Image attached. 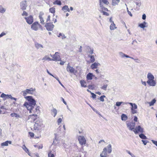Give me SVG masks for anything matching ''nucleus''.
I'll return each mask as SVG.
<instances>
[{
    "instance_id": "nucleus-57",
    "label": "nucleus",
    "mask_w": 157,
    "mask_h": 157,
    "mask_svg": "<svg viewBox=\"0 0 157 157\" xmlns=\"http://www.w3.org/2000/svg\"><path fill=\"white\" fill-rule=\"evenodd\" d=\"M134 120L136 122L137 121V118L136 116H135L134 117Z\"/></svg>"
},
{
    "instance_id": "nucleus-55",
    "label": "nucleus",
    "mask_w": 157,
    "mask_h": 157,
    "mask_svg": "<svg viewBox=\"0 0 157 157\" xmlns=\"http://www.w3.org/2000/svg\"><path fill=\"white\" fill-rule=\"evenodd\" d=\"M41 136L40 134L38 136H35V137H34L35 139H39L40 137H41Z\"/></svg>"
},
{
    "instance_id": "nucleus-46",
    "label": "nucleus",
    "mask_w": 157,
    "mask_h": 157,
    "mask_svg": "<svg viewBox=\"0 0 157 157\" xmlns=\"http://www.w3.org/2000/svg\"><path fill=\"white\" fill-rule=\"evenodd\" d=\"M122 103V102H117L116 103V105L118 106H120Z\"/></svg>"
},
{
    "instance_id": "nucleus-15",
    "label": "nucleus",
    "mask_w": 157,
    "mask_h": 157,
    "mask_svg": "<svg viewBox=\"0 0 157 157\" xmlns=\"http://www.w3.org/2000/svg\"><path fill=\"white\" fill-rule=\"evenodd\" d=\"M107 149L106 147H105L101 153L100 154L101 157H107Z\"/></svg>"
},
{
    "instance_id": "nucleus-63",
    "label": "nucleus",
    "mask_w": 157,
    "mask_h": 157,
    "mask_svg": "<svg viewBox=\"0 0 157 157\" xmlns=\"http://www.w3.org/2000/svg\"><path fill=\"white\" fill-rule=\"evenodd\" d=\"M109 21L110 22H111L112 23H113V22H114L113 21H112V17H110L109 19Z\"/></svg>"
},
{
    "instance_id": "nucleus-18",
    "label": "nucleus",
    "mask_w": 157,
    "mask_h": 157,
    "mask_svg": "<svg viewBox=\"0 0 157 157\" xmlns=\"http://www.w3.org/2000/svg\"><path fill=\"white\" fill-rule=\"evenodd\" d=\"M1 97L3 98L4 100L9 98L10 97H11V95L8 94H6L4 93H2L1 95Z\"/></svg>"
},
{
    "instance_id": "nucleus-53",
    "label": "nucleus",
    "mask_w": 157,
    "mask_h": 157,
    "mask_svg": "<svg viewBox=\"0 0 157 157\" xmlns=\"http://www.w3.org/2000/svg\"><path fill=\"white\" fill-rule=\"evenodd\" d=\"M58 36L59 37H60L61 36L62 38H63V34L61 33H60L59 34V35H58Z\"/></svg>"
},
{
    "instance_id": "nucleus-24",
    "label": "nucleus",
    "mask_w": 157,
    "mask_h": 157,
    "mask_svg": "<svg viewBox=\"0 0 157 157\" xmlns=\"http://www.w3.org/2000/svg\"><path fill=\"white\" fill-rule=\"evenodd\" d=\"M147 77L148 80L154 79V76L151 73H149L148 74Z\"/></svg>"
},
{
    "instance_id": "nucleus-29",
    "label": "nucleus",
    "mask_w": 157,
    "mask_h": 157,
    "mask_svg": "<svg viewBox=\"0 0 157 157\" xmlns=\"http://www.w3.org/2000/svg\"><path fill=\"white\" fill-rule=\"evenodd\" d=\"M101 12L102 13H103V14L104 15H105L106 16H108L109 15V14L108 13L105 12V10L102 9V8H101Z\"/></svg>"
},
{
    "instance_id": "nucleus-10",
    "label": "nucleus",
    "mask_w": 157,
    "mask_h": 157,
    "mask_svg": "<svg viewBox=\"0 0 157 157\" xmlns=\"http://www.w3.org/2000/svg\"><path fill=\"white\" fill-rule=\"evenodd\" d=\"M133 131L136 134L139 133H143L144 132V130L143 128L140 125H138L136 127Z\"/></svg>"
},
{
    "instance_id": "nucleus-3",
    "label": "nucleus",
    "mask_w": 157,
    "mask_h": 157,
    "mask_svg": "<svg viewBox=\"0 0 157 157\" xmlns=\"http://www.w3.org/2000/svg\"><path fill=\"white\" fill-rule=\"evenodd\" d=\"M31 29L35 31L39 29H40L41 30H43V28L40 24L38 22H35L33 23L31 25Z\"/></svg>"
},
{
    "instance_id": "nucleus-34",
    "label": "nucleus",
    "mask_w": 157,
    "mask_h": 157,
    "mask_svg": "<svg viewBox=\"0 0 157 157\" xmlns=\"http://www.w3.org/2000/svg\"><path fill=\"white\" fill-rule=\"evenodd\" d=\"M139 136L142 139H147V137H146V136H145L144 134L143 133L140 134L139 135Z\"/></svg>"
},
{
    "instance_id": "nucleus-6",
    "label": "nucleus",
    "mask_w": 157,
    "mask_h": 157,
    "mask_svg": "<svg viewBox=\"0 0 157 157\" xmlns=\"http://www.w3.org/2000/svg\"><path fill=\"white\" fill-rule=\"evenodd\" d=\"M54 25L52 22H47L45 25V27L46 29L48 31H52L54 27Z\"/></svg>"
},
{
    "instance_id": "nucleus-16",
    "label": "nucleus",
    "mask_w": 157,
    "mask_h": 157,
    "mask_svg": "<svg viewBox=\"0 0 157 157\" xmlns=\"http://www.w3.org/2000/svg\"><path fill=\"white\" fill-rule=\"evenodd\" d=\"M147 83L150 86H154L156 84V82L154 79L148 80Z\"/></svg>"
},
{
    "instance_id": "nucleus-39",
    "label": "nucleus",
    "mask_w": 157,
    "mask_h": 157,
    "mask_svg": "<svg viewBox=\"0 0 157 157\" xmlns=\"http://www.w3.org/2000/svg\"><path fill=\"white\" fill-rule=\"evenodd\" d=\"M5 10L2 6H0V13H3L5 12Z\"/></svg>"
},
{
    "instance_id": "nucleus-1",
    "label": "nucleus",
    "mask_w": 157,
    "mask_h": 157,
    "mask_svg": "<svg viewBox=\"0 0 157 157\" xmlns=\"http://www.w3.org/2000/svg\"><path fill=\"white\" fill-rule=\"evenodd\" d=\"M25 98L28 101L25 102L23 106L26 107L27 109L29 111V113H33L28 117V120L31 122H33L37 119V115L40 113V110L38 107L34 109V106L36 105V101L32 96H28L25 97Z\"/></svg>"
},
{
    "instance_id": "nucleus-48",
    "label": "nucleus",
    "mask_w": 157,
    "mask_h": 157,
    "mask_svg": "<svg viewBox=\"0 0 157 157\" xmlns=\"http://www.w3.org/2000/svg\"><path fill=\"white\" fill-rule=\"evenodd\" d=\"M62 121V119L61 118H59L57 120V122L58 123V124H60V123Z\"/></svg>"
},
{
    "instance_id": "nucleus-64",
    "label": "nucleus",
    "mask_w": 157,
    "mask_h": 157,
    "mask_svg": "<svg viewBox=\"0 0 157 157\" xmlns=\"http://www.w3.org/2000/svg\"><path fill=\"white\" fill-rule=\"evenodd\" d=\"M128 103L132 106V107H133L134 105V104H132V103Z\"/></svg>"
},
{
    "instance_id": "nucleus-54",
    "label": "nucleus",
    "mask_w": 157,
    "mask_h": 157,
    "mask_svg": "<svg viewBox=\"0 0 157 157\" xmlns=\"http://www.w3.org/2000/svg\"><path fill=\"white\" fill-rule=\"evenodd\" d=\"M146 16L145 14H143V15L142 16V19L143 20H145L146 19Z\"/></svg>"
},
{
    "instance_id": "nucleus-9",
    "label": "nucleus",
    "mask_w": 157,
    "mask_h": 157,
    "mask_svg": "<svg viewBox=\"0 0 157 157\" xmlns=\"http://www.w3.org/2000/svg\"><path fill=\"white\" fill-rule=\"evenodd\" d=\"M51 56L52 58V60L59 61L60 60V56L58 52H56L55 54L51 55Z\"/></svg>"
},
{
    "instance_id": "nucleus-49",
    "label": "nucleus",
    "mask_w": 157,
    "mask_h": 157,
    "mask_svg": "<svg viewBox=\"0 0 157 157\" xmlns=\"http://www.w3.org/2000/svg\"><path fill=\"white\" fill-rule=\"evenodd\" d=\"M91 94L92 95V97L94 98H96V95L94 93L91 92Z\"/></svg>"
},
{
    "instance_id": "nucleus-36",
    "label": "nucleus",
    "mask_w": 157,
    "mask_h": 157,
    "mask_svg": "<svg viewBox=\"0 0 157 157\" xmlns=\"http://www.w3.org/2000/svg\"><path fill=\"white\" fill-rule=\"evenodd\" d=\"M35 46L37 48H43V46L42 45L37 43H36L35 44Z\"/></svg>"
},
{
    "instance_id": "nucleus-26",
    "label": "nucleus",
    "mask_w": 157,
    "mask_h": 157,
    "mask_svg": "<svg viewBox=\"0 0 157 157\" xmlns=\"http://www.w3.org/2000/svg\"><path fill=\"white\" fill-rule=\"evenodd\" d=\"M128 119V117L125 114H123L121 116V119L122 121H126Z\"/></svg>"
},
{
    "instance_id": "nucleus-13",
    "label": "nucleus",
    "mask_w": 157,
    "mask_h": 157,
    "mask_svg": "<svg viewBox=\"0 0 157 157\" xmlns=\"http://www.w3.org/2000/svg\"><path fill=\"white\" fill-rule=\"evenodd\" d=\"M44 14L42 12L40 13L39 15V18L40 19V23L42 25H44V19L43 16Z\"/></svg>"
},
{
    "instance_id": "nucleus-20",
    "label": "nucleus",
    "mask_w": 157,
    "mask_h": 157,
    "mask_svg": "<svg viewBox=\"0 0 157 157\" xmlns=\"http://www.w3.org/2000/svg\"><path fill=\"white\" fill-rule=\"evenodd\" d=\"M100 65V64L98 63H94L92 64L91 66V68L92 69H94L97 68L98 65Z\"/></svg>"
},
{
    "instance_id": "nucleus-40",
    "label": "nucleus",
    "mask_w": 157,
    "mask_h": 157,
    "mask_svg": "<svg viewBox=\"0 0 157 157\" xmlns=\"http://www.w3.org/2000/svg\"><path fill=\"white\" fill-rule=\"evenodd\" d=\"M28 133H29V135L30 136L31 138L34 137V134L33 132H28Z\"/></svg>"
},
{
    "instance_id": "nucleus-14",
    "label": "nucleus",
    "mask_w": 157,
    "mask_h": 157,
    "mask_svg": "<svg viewBox=\"0 0 157 157\" xmlns=\"http://www.w3.org/2000/svg\"><path fill=\"white\" fill-rule=\"evenodd\" d=\"M137 108V105L135 103L134 104V105L133 107L131 108V113L132 114L136 113H137L136 109Z\"/></svg>"
},
{
    "instance_id": "nucleus-11",
    "label": "nucleus",
    "mask_w": 157,
    "mask_h": 157,
    "mask_svg": "<svg viewBox=\"0 0 157 157\" xmlns=\"http://www.w3.org/2000/svg\"><path fill=\"white\" fill-rule=\"evenodd\" d=\"M136 124L132 122H129L127 124V127L129 130L133 131L134 129Z\"/></svg>"
},
{
    "instance_id": "nucleus-56",
    "label": "nucleus",
    "mask_w": 157,
    "mask_h": 157,
    "mask_svg": "<svg viewBox=\"0 0 157 157\" xmlns=\"http://www.w3.org/2000/svg\"><path fill=\"white\" fill-rule=\"evenodd\" d=\"M5 35L6 33L4 32H3L0 34V36H1V37H2Z\"/></svg>"
},
{
    "instance_id": "nucleus-52",
    "label": "nucleus",
    "mask_w": 157,
    "mask_h": 157,
    "mask_svg": "<svg viewBox=\"0 0 157 157\" xmlns=\"http://www.w3.org/2000/svg\"><path fill=\"white\" fill-rule=\"evenodd\" d=\"M61 99H62V100L63 101V103L66 105H67V103L65 101L64 99L63 98H61Z\"/></svg>"
},
{
    "instance_id": "nucleus-50",
    "label": "nucleus",
    "mask_w": 157,
    "mask_h": 157,
    "mask_svg": "<svg viewBox=\"0 0 157 157\" xmlns=\"http://www.w3.org/2000/svg\"><path fill=\"white\" fill-rule=\"evenodd\" d=\"M142 141L143 142V144L144 145H146L148 142L147 140H142Z\"/></svg>"
},
{
    "instance_id": "nucleus-58",
    "label": "nucleus",
    "mask_w": 157,
    "mask_h": 157,
    "mask_svg": "<svg viewBox=\"0 0 157 157\" xmlns=\"http://www.w3.org/2000/svg\"><path fill=\"white\" fill-rule=\"evenodd\" d=\"M9 98H10L12 99H13L15 101H16L17 100L16 98L12 97L11 95V97H10Z\"/></svg>"
},
{
    "instance_id": "nucleus-17",
    "label": "nucleus",
    "mask_w": 157,
    "mask_h": 157,
    "mask_svg": "<svg viewBox=\"0 0 157 157\" xmlns=\"http://www.w3.org/2000/svg\"><path fill=\"white\" fill-rule=\"evenodd\" d=\"M20 6L21 7V9L23 10H25L26 9L27 6L26 1H24L21 3Z\"/></svg>"
},
{
    "instance_id": "nucleus-27",
    "label": "nucleus",
    "mask_w": 157,
    "mask_h": 157,
    "mask_svg": "<svg viewBox=\"0 0 157 157\" xmlns=\"http://www.w3.org/2000/svg\"><path fill=\"white\" fill-rule=\"evenodd\" d=\"M54 5H57L60 6L61 5L62 3L60 0H56L53 2Z\"/></svg>"
},
{
    "instance_id": "nucleus-59",
    "label": "nucleus",
    "mask_w": 157,
    "mask_h": 157,
    "mask_svg": "<svg viewBox=\"0 0 157 157\" xmlns=\"http://www.w3.org/2000/svg\"><path fill=\"white\" fill-rule=\"evenodd\" d=\"M141 82L145 86L146 85V83L145 82L141 81Z\"/></svg>"
},
{
    "instance_id": "nucleus-45",
    "label": "nucleus",
    "mask_w": 157,
    "mask_h": 157,
    "mask_svg": "<svg viewBox=\"0 0 157 157\" xmlns=\"http://www.w3.org/2000/svg\"><path fill=\"white\" fill-rule=\"evenodd\" d=\"M51 16L50 15H48V16L47 18L46 19V22H48L50 21Z\"/></svg>"
},
{
    "instance_id": "nucleus-60",
    "label": "nucleus",
    "mask_w": 157,
    "mask_h": 157,
    "mask_svg": "<svg viewBox=\"0 0 157 157\" xmlns=\"http://www.w3.org/2000/svg\"><path fill=\"white\" fill-rule=\"evenodd\" d=\"M65 63V62H64V61H61V62L60 63H59V64L61 65H63L64 63Z\"/></svg>"
},
{
    "instance_id": "nucleus-25",
    "label": "nucleus",
    "mask_w": 157,
    "mask_h": 157,
    "mask_svg": "<svg viewBox=\"0 0 157 157\" xmlns=\"http://www.w3.org/2000/svg\"><path fill=\"white\" fill-rule=\"evenodd\" d=\"M117 28L115 24L113 22L112 23L110 26V29L111 30H113Z\"/></svg>"
},
{
    "instance_id": "nucleus-5",
    "label": "nucleus",
    "mask_w": 157,
    "mask_h": 157,
    "mask_svg": "<svg viewBox=\"0 0 157 157\" xmlns=\"http://www.w3.org/2000/svg\"><path fill=\"white\" fill-rule=\"evenodd\" d=\"M34 91V90L32 88H31L30 89H26L25 90L22 91L21 92V94L23 95L25 97V98L26 97V95L28 94H33ZM27 96H26V97Z\"/></svg>"
},
{
    "instance_id": "nucleus-8",
    "label": "nucleus",
    "mask_w": 157,
    "mask_h": 157,
    "mask_svg": "<svg viewBox=\"0 0 157 157\" xmlns=\"http://www.w3.org/2000/svg\"><path fill=\"white\" fill-rule=\"evenodd\" d=\"M78 140L80 144L82 145H85L86 143V141L83 136H78Z\"/></svg>"
},
{
    "instance_id": "nucleus-51",
    "label": "nucleus",
    "mask_w": 157,
    "mask_h": 157,
    "mask_svg": "<svg viewBox=\"0 0 157 157\" xmlns=\"http://www.w3.org/2000/svg\"><path fill=\"white\" fill-rule=\"evenodd\" d=\"M123 55H124V57H126V58H131V59H134V58H133L131 57H130L129 56H128L127 55H125V54H124Z\"/></svg>"
},
{
    "instance_id": "nucleus-38",
    "label": "nucleus",
    "mask_w": 157,
    "mask_h": 157,
    "mask_svg": "<svg viewBox=\"0 0 157 157\" xmlns=\"http://www.w3.org/2000/svg\"><path fill=\"white\" fill-rule=\"evenodd\" d=\"M52 151H50L48 154V157H55L54 155L52 153Z\"/></svg>"
},
{
    "instance_id": "nucleus-61",
    "label": "nucleus",
    "mask_w": 157,
    "mask_h": 157,
    "mask_svg": "<svg viewBox=\"0 0 157 157\" xmlns=\"http://www.w3.org/2000/svg\"><path fill=\"white\" fill-rule=\"evenodd\" d=\"M89 53L90 54H92L93 53V50H91L90 52Z\"/></svg>"
},
{
    "instance_id": "nucleus-62",
    "label": "nucleus",
    "mask_w": 157,
    "mask_h": 157,
    "mask_svg": "<svg viewBox=\"0 0 157 157\" xmlns=\"http://www.w3.org/2000/svg\"><path fill=\"white\" fill-rule=\"evenodd\" d=\"M0 108L1 109H5L4 106L2 105L0 107Z\"/></svg>"
},
{
    "instance_id": "nucleus-7",
    "label": "nucleus",
    "mask_w": 157,
    "mask_h": 157,
    "mask_svg": "<svg viewBox=\"0 0 157 157\" xmlns=\"http://www.w3.org/2000/svg\"><path fill=\"white\" fill-rule=\"evenodd\" d=\"M66 70L68 72H69L71 73L75 74L77 72V70H75L73 67L71 66L70 65V63H68L67 64Z\"/></svg>"
},
{
    "instance_id": "nucleus-43",
    "label": "nucleus",
    "mask_w": 157,
    "mask_h": 157,
    "mask_svg": "<svg viewBox=\"0 0 157 157\" xmlns=\"http://www.w3.org/2000/svg\"><path fill=\"white\" fill-rule=\"evenodd\" d=\"M105 97V95L101 96L100 97V100L101 101H104V98Z\"/></svg>"
},
{
    "instance_id": "nucleus-2",
    "label": "nucleus",
    "mask_w": 157,
    "mask_h": 157,
    "mask_svg": "<svg viewBox=\"0 0 157 157\" xmlns=\"http://www.w3.org/2000/svg\"><path fill=\"white\" fill-rule=\"evenodd\" d=\"M44 127V125L42 121L37 120L36 121L34 125L33 128L35 130H40Z\"/></svg>"
},
{
    "instance_id": "nucleus-22",
    "label": "nucleus",
    "mask_w": 157,
    "mask_h": 157,
    "mask_svg": "<svg viewBox=\"0 0 157 157\" xmlns=\"http://www.w3.org/2000/svg\"><path fill=\"white\" fill-rule=\"evenodd\" d=\"M11 144V141H6L4 142H3L1 144V145L2 146H7L8 144Z\"/></svg>"
},
{
    "instance_id": "nucleus-37",
    "label": "nucleus",
    "mask_w": 157,
    "mask_h": 157,
    "mask_svg": "<svg viewBox=\"0 0 157 157\" xmlns=\"http://www.w3.org/2000/svg\"><path fill=\"white\" fill-rule=\"evenodd\" d=\"M10 116L12 117H19V115H18L17 114L15 113H12L10 114Z\"/></svg>"
},
{
    "instance_id": "nucleus-33",
    "label": "nucleus",
    "mask_w": 157,
    "mask_h": 157,
    "mask_svg": "<svg viewBox=\"0 0 157 157\" xmlns=\"http://www.w3.org/2000/svg\"><path fill=\"white\" fill-rule=\"evenodd\" d=\"M156 101V100L155 99H154L152 101H151L149 103V105L151 106L153 105L155 103Z\"/></svg>"
},
{
    "instance_id": "nucleus-21",
    "label": "nucleus",
    "mask_w": 157,
    "mask_h": 157,
    "mask_svg": "<svg viewBox=\"0 0 157 157\" xmlns=\"http://www.w3.org/2000/svg\"><path fill=\"white\" fill-rule=\"evenodd\" d=\"M80 83L81 86L84 87H87L86 82L85 81L83 80H82L80 81Z\"/></svg>"
},
{
    "instance_id": "nucleus-30",
    "label": "nucleus",
    "mask_w": 157,
    "mask_h": 157,
    "mask_svg": "<svg viewBox=\"0 0 157 157\" xmlns=\"http://www.w3.org/2000/svg\"><path fill=\"white\" fill-rule=\"evenodd\" d=\"M90 57V63H93L94 62L95 60L94 57V55L89 56Z\"/></svg>"
},
{
    "instance_id": "nucleus-41",
    "label": "nucleus",
    "mask_w": 157,
    "mask_h": 157,
    "mask_svg": "<svg viewBox=\"0 0 157 157\" xmlns=\"http://www.w3.org/2000/svg\"><path fill=\"white\" fill-rule=\"evenodd\" d=\"M52 113L54 114V117H55L57 114V110L55 109H52Z\"/></svg>"
},
{
    "instance_id": "nucleus-12",
    "label": "nucleus",
    "mask_w": 157,
    "mask_h": 157,
    "mask_svg": "<svg viewBox=\"0 0 157 157\" xmlns=\"http://www.w3.org/2000/svg\"><path fill=\"white\" fill-rule=\"evenodd\" d=\"M25 19L26 22L29 24H31L33 21V16L31 15H29L27 17H25Z\"/></svg>"
},
{
    "instance_id": "nucleus-4",
    "label": "nucleus",
    "mask_w": 157,
    "mask_h": 157,
    "mask_svg": "<svg viewBox=\"0 0 157 157\" xmlns=\"http://www.w3.org/2000/svg\"><path fill=\"white\" fill-rule=\"evenodd\" d=\"M102 3L108 5L109 3L108 0H99V5L100 8H102V9L106 11H109L107 8H105L102 5Z\"/></svg>"
},
{
    "instance_id": "nucleus-31",
    "label": "nucleus",
    "mask_w": 157,
    "mask_h": 157,
    "mask_svg": "<svg viewBox=\"0 0 157 157\" xmlns=\"http://www.w3.org/2000/svg\"><path fill=\"white\" fill-rule=\"evenodd\" d=\"M119 2V0H113L112 5L113 6H115Z\"/></svg>"
},
{
    "instance_id": "nucleus-23",
    "label": "nucleus",
    "mask_w": 157,
    "mask_h": 157,
    "mask_svg": "<svg viewBox=\"0 0 157 157\" xmlns=\"http://www.w3.org/2000/svg\"><path fill=\"white\" fill-rule=\"evenodd\" d=\"M62 10L66 12L67 11L70 12V9L68 7L67 5H65L63 6L62 8Z\"/></svg>"
},
{
    "instance_id": "nucleus-28",
    "label": "nucleus",
    "mask_w": 157,
    "mask_h": 157,
    "mask_svg": "<svg viewBox=\"0 0 157 157\" xmlns=\"http://www.w3.org/2000/svg\"><path fill=\"white\" fill-rule=\"evenodd\" d=\"M49 12L53 13L54 15H55V8L54 7H52L50 8L49 9Z\"/></svg>"
},
{
    "instance_id": "nucleus-35",
    "label": "nucleus",
    "mask_w": 157,
    "mask_h": 157,
    "mask_svg": "<svg viewBox=\"0 0 157 157\" xmlns=\"http://www.w3.org/2000/svg\"><path fill=\"white\" fill-rule=\"evenodd\" d=\"M108 152L110 153L112 151V147L111 144H109L107 147Z\"/></svg>"
},
{
    "instance_id": "nucleus-44",
    "label": "nucleus",
    "mask_w": 157,
    "mask_h": 157,
    "mask_svg": "<svg viewBox=\"0 0 157 157\" xmlns=\"http://www.w3.org/2000/svg\"><path fill=\"white\" fill-rule=\"evenodd\" d=\"M28 13L27 12H26V11H24L23 12V13H22V16H28Z\"/></svg>"
},
{
    "instance_id": "nucleus-19",
    "label": "nucleus",
    "mask_w": 157,
    "mask_h": 157,
    "mask_svg": "<svg viewBox=\"0 0 157 157\" xmlns=\"http://www.w3.org/2000/svg\"><path fill=\"white\" fill-rule=\"evenodd\" d=\"M94 76L92 73H89L86 75V79L87 80H92Z\"/></svg>"
},
{
    "instance_id": "nucleus-42",
    "label": "nucleus",
    "mask_w": 157,
    "mask_h": 157,
    "mask_svg": "<svg viewBox=\"0 0 157 157\" xmlns=\"http://www.w3.org/2000/svg\"><path fill=\"white\" fill-rule=\"evenodd\" d=\"M107 86V84L104 85L103 86L101 87V88L102 89H103L105 90H106Z\"/></svg>"
},
{
    "instance_id": "nucleus-32",
    "label": "nucleus",
    "mask_w": 157,
    "mask_h": 157,
    "mask_svg": "<svg viewBox=\"0 0 157 157\" xmlns=\"http://www.w3.org/2000/svg\"><path fill=\"white\" fill-rule=\"evenodd\" d=\"M146 23L145 22H144L143 23L140 24L139 25V26L142 28H144L145 27V25H146Z\"/></svg>"
},
{
    "instance_id": "nucleus-47",
    "label": "nucleus",
    "mask_w": 157,
    "mask_h": 157,
    "mask_svg": "<svg viewBox=\"0 0 157 157\" xmlns=\"http://www.w3.org/2000/svg\"><path fill=\"white\" fill-rule=\"evenodd\" d=\"M151 141L153 144L157 146V141H155L154 140H151Z\"/></svg>"
}]
</instances>
